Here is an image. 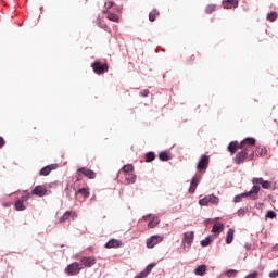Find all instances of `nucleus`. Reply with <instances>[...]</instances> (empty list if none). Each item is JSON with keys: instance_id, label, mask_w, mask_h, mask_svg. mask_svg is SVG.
Returning a JSON list of instances; mask_svg holds the SVG:
<instances>
[{"instance_id": "3", "label": "nucleus", "mask_w": 278, "mask_h": 278, "mask_svg": "<svg viewBox=\"0 0 278 278\" xmlns=\"http://www.w3.org/2000/svg\"><path fill=\"white\" fill-rule=\"evenodd\" d=\"M220 202V199L214 194H208L205 195L203 199L199 200V205L205 206V205H210V203H212V205H218V203Z\"/></svg>"}, {"instance_id": "7", "label": "nucleus", "mask_w": 278, "mask_h": 278, "mask_svg": "<svg viewBox=\"0 0 278 278\" xmlns=\"http://www.w3.org/2000/svg\"><path fill=\"white\" fill-rule=\"evenodd\" d=\"M210 166V156L204 154L200 157V161L197 165L198 170H207V167Z\"/></svg>"}, {"instance_id": "18", "label": "nucleus", "mask_w": 278, "mask_h": 278, "mask_svg": "<svg viewBox=\"0 0 278 278\" xmlns=\"http://www.w3.org/2000/svg\"><path fill=\"white\" fill-rule=\"evenodd\" d=\"M75 194H81L84 199H88V197H90V188H80L75 192Z\"/></svg>"}, {"instance_id": "12", "label": "nucleus", "mask_w": 278, "mask_h": 278, "mask_svg": "<svg viewBox=\"0 0 278 278\" xmlns=\"http://www.w3.org/2000/svg\"><path fill=\"white\" fill-rule=\"evenodd\" d=\"M247 157H249V153H247V151H241L236 154V156L233 157V162L237 165L244 164Z\"/></svg>"}, {"instance_id": "44", "label": "nucleus", "mask_w": 278, "mask_h": 278, "mask_svg": "<svg viewBox=\"0 0 278 278\" xmlns=\"http://www.w3.org/2000/svg\"><path fill=\"white\" fill-rule=\"evenodd\" d=\"M269 277H270V278H276V277H278V270H277V271H271V273H269Z\"/></svg>"}, {"instance_id": "9", "label": "nucleus", "mask_w": 278, "mask_h": 278, "mask_svg": "<svg viewBox=\"0 0 278 278\" xmlns=\"http://www.w3.org/2000/svg\"><path fill=\"white\" fill-rule=\"evenodd\" d=\"M30 194H33V195H35V197H40V198L47 197V194H48L47 187L41 186V185H38V186H36V187L31 190Z\"/></svg>"}, {"instance_id": "28", "label": "nucleus", "mask_w": 278, "mask_h": 278, "mask_svg": "<svg viewBox=\"0 0 278 278\" xmlns=\"http://www.w3.org/2000/svg\"><path fill=\"white\" fill-rule=\"evenodd\" d=\"M159 160H161V162H168L170 156L168 155V152L164 151L159 154Z\"/></svg>"}, {"instance_id": "10", "label": "nucleus", "mask_w": 278, "mask_h": 278, "mask_svg": "<svg viewBox=\"0 0 278 278\" xmlns=\"http://www.w3.org/2000/svg\"><path fill=\"white\" fill-rule=\"evenodd\" d=\"M80 263L85 268H92L97 264V258L94 256H83Z\"/></svg>"}, {"instance_id": "25", "label": "nucleus", "mask_w": 278, "mask_h": 278, "mask_svg": "<svg viewBox=\"0 0 278 278\" xmlns=\"http://www.w3.org/2000/svg\"><path fill=\"white\" fill-rule=\"evenodd\" d=\"M157 16H160V11H157V9H154L149 14V21L153 23L155 18H157Z\"/></svg>"}, {"instance_id": "34", "label": "nucleus", "mask_w": 278, "mask_h": 278, "mask_svg": "<svg viewBox=\"0 0 278 278\" xmlns=\"http://www.w3.org/2000/svg\"><path fill=\"white\" fill-rule=\"evenodd\" d=\"M216 11V5L215 4H208L205 9L206 14H212V12Z\"/></svg>"}, {"instance_id": "49", "label": "nucleus", "mask_w": 278, "mask_h": 278, "mask_svg": "<svg viewBox=\"0 0 278 278\" xmlns=\"http://www.w3.org/2000/svg\"><path fill=\"white\" fill-rule=\"evenodd\" d=\"M142 96H143V97H149V90H144V91L142 92Z\"/></svg>"}, {"instance_id": "53", "label": "nucleus", "mask_w": 278, "mask_h": 278, "mask_svg": "<svg viewBox=\"0 0 278 278\" xmlns=\"http://www.w3.org/2000/svg\"><path fill=\"white\" fill-rule=\"evenodd\" d=\"M102 28L105 27V25L101 26Z\"/></svg>"}, {"instance_id": "16", "label": "nucleus", "mask_w": 278, "mask_h": 278, "mask_svg": "<svg viewBox=\"0 0 278 278\" xmlns=\"http://www.w3.org/2000/svg\"><path fill=\"white\" fill-rule=\"evenodd\" d=\"M223 5L226 10H231L232 8H238V0H225Z\"/></svg>"}, {"instance_id": "52", "label": "nucleus", "mask_w": 278, "mask_h": 278, "mask_svg": "<svg viewBox=\"0 0 278 278\" xmlns=\"http://www.w3.org/2000/svg\"><path fill=\"white\" fill-rule=\"evenodd\" d=\"M275 84H276V85L278 84V79L275 80Z\"/></svg>"}, {"instance_id": "36", "label": "nucleus", "mask_w": 278, "mask_h": 278, "mask_svg": "<svg viewBox=\"0 0 278 278\" xmlns=\"http://www.w3.org/2000/svg\"><path fill=\"white\" fill-rule=\"evenodd\" d=\"M155 266V263H151V264H149L147 267H146V269L143 270V273L146 274V275H149V273H151V270H153V267Z\"/></svg>"}, {"instance_id": "41", "label": "nucleus", "mask_w": 278, "mask_h": 278, "mask_svg": "<svg viewBox=\"0 0 278 278\" xmlns=\"http://www.w3.org/2000/svg\"><path fill=\"white\" fill-rule=\"evenodd\" d=\"M257 275H260V273L253 271L252 274H249L248 276H245V278H257Z\"/></svg>"}, {"instance_id": "11", "label": "nucleus", "mask_w": 278, "mask_h": 278, "mask_svg": "<svg viewBox=\"0 0 278 278\" xmlns=\"http://www.w3.org/2000/svg\"><path fill=\"white\" fill-rule=\"evenodd\" d=\"M182 242L188 247V249H190L192 247V242H194V231L185 232Z\"/></svg>"}, {"instance_id": "17", "label": "nucleus", "mask_w": 278, "mask_h": 278, "mask_svg": "<svg viewBox=\"0 0 278 278\" xmlns=\"http://www.w3.org/2000/svg\"><path fill=\"white\" fill-rule=\"evenodd\" d=\"M207 273V266L200 265L194 269V275H198L199 277H203Z\"/></svg>"}, {"instance_id": "33", "label": "nucleus", "mask_w": 278, "mask_h": 278, "mask_svg": "<svg viewBox=\"0 0 278 278\" xmlns=\"http://www.w3.org/2000/svg\"><path fill=\"white\" fill-rule=\"evenodd\" d=\"M108 18L109 21H113V23H118V15L116 13H109Z\"/></svg>"}, {"instance_id": "40", "label": "nucleus", "mask_w": 278, "mask_h": 278, "mask_svg": "<svg viewBox=\"0 0 278 278\" xmlns=\"http://www.w3.org/2000/svg\"><path fill=\"white\" fill-rule=\"evenodd\" d=\"M237 273H238L237 270L230 269V270L227 271V276L228 277H236Z\"/></svg>"}, {"instance_id": "21", "label": "nucleus", "mask_w": 278, "mask_h": 278, "mask_svg": "<svg viewBox=\"0 0 278 278\" xmlns=\"http://www.w3.org/2000/svg\"><path fill=\"white\" fill-rule=\"evenodd\" d=\"M238 149H240V143H238V141H232L228 146V151L232 154L236 153V151H238Z\"/></svg>"}, {"instance_id": "6", "label": "nucleus", "mask_w": 278, "mask_h": 278, "mask_svg": "<svg viewBox=\"0 0 278 278\" xmlns=\"http://www.w3.org/2000/svg\"><path fill=\"white\" fill-rule=\"evenodd\" d=\"M251 147H255V138H245L239 143V149H243L242 151H245V153L251 151Z\"/></svg>"}, {"instance_id": "43", "label": "nucleus", "mask_w": 278, "mask_h": 278, "mask_svg": "<svg viewBox=\"0 0 278 278\" xmlns=\"http://www.w3.org/2000/svg\"><path fill=\"white\" fill-rule=\"evenodd\" d=\"M5 147V139L3 137H0V149H3Z\"/></svg>"}, {"instance_id": "24", "label": "nucleus", "mask_w": 278, "mask_h": 278, "mask_svg": "<svg viewBox=\"0 0 278 278\" xmlns=\"http://www.w3.org/2000/svg\"><path fill=\"white\" fill-rule=\"evenodd\" d=\"M121 173H123V175L134 173V165H131V164L124 165L121 169Z\"/></svg>"}, {"instance_id": "35", "label": "nucleus", "mask_w": 278, "mask_h": 278, "mask_svg": "<svg viewBox=\"0 0 278 278\" xmlns=\"http://www.w3.org/2000/svg\"><path fill=\"white\" fill-rule=\"evenodd\" d=\"M212 242V237H206L204 240L201 241L202 247H210V243Z\"/></svg>"}, {"instance_id": "15", "label": "nucleus", "mask_w": 278, "mask_h": 278, "mask_svg": "<svg viewBox=\"0 0 278 278\" xmlns=\"http://www.w3.org/2000/svg\"><path fill=\"white\" fill-rule=\"evenodd\" d=\"M58 168V164L47 165L39 172V175L47 177L51 173V170H55Z\"/></svg>"}, {"instance_id": "1", "label": "nucleus", "mask_w": 278, "mask_h": 278, "mask_svg": "<svg viewBox=\"0 0 278 278\" xmlns=\"http://www.w3.org/2000/svg\"><path fill=\"white\" fill-rule=\"evenodd\" d=\"M260 190H262V187L260 186H253L252 189L248 192L241 193L239 195L235 197V203H240L242 199L250 197L252 201H257V194H260Z\"/></svg>"}, {"instance_id": "4", "label": "nucleus", "mask_w": 278, "mask_h": 278, "mask_svg": "<svg viewBox=\"0 0 278 278\" xmlns=\"http://www.w3.org/2000/svg\"><path fill=\"white\" fill-rule=\"evenodd\" d=\"M65 273L70 277H74L75 275H79V273H81V265L78 262H74L65 268Z\"/></svg>"}, {"instance_id": "8", "label": "nucleus", "mask_w": 278, "mask_h": 278, "mask_svg": "<svg viewBox=\"0 0 278 278\" xmlns=\"http://www.w3.org/2000/svg\"><path fill=\"white\" fill-rule=\"evenodd\" d=\"M252 184L254 186H262L265 190H270V188H273V182L264 180V178H253Z\"/></svg>"}, {"instance_id": "50", "label": "nucleus", "mask_w": 278, "mask_h": 278, "mask_svg": "<svg viewBox=\"0 0 278 278\" xmlns=\"http://www.w3.org/2000/svg\"><path fill=\"white\" fill-rule=\"evenodd\" d=\"M143 220H149V215L143 216Z\"/></svg>"}, {"instance_id": "32", "label": "nucleus", "mask_w": 278, "mask_h": 278, "mask_svg": "<svg viewBox=\"0 0 278 278\" xmlns=\"http://www.w3.org/2000/svg\"><path fill=\"white\" fill-rule=\"evenodd\" d=\"M267 21H270L271 23H274V21H277V12L268 13Z\"/></svg>"}, {"instance_id": "42", "label": "nucleus", "mask_w": 278, "mask_h": 278, "mask_svg": "<svg viewBox=\"0 0 278 278\" xmlns=\"http://www.w3.org/2000/svg\"><path fill=\"white\" fill-rule=\"evenodd\" d=\"M148 275L143 271L139 273L135 278H146Z\"/></svg>"}, {"instance_id": "45", "label": "nucleus", "mask_w": 278, "mask_h": 278, "mask_svg": "<svg viewBox=\"0 0 278 278\" xmlns=\"http://www.w3.org/2000/svg\"><path fill=\"white\" fill-rule=\"evenodd\" d=\"M263 152H264L263 148H257L256 149V155H262Z\"/></svg>"}, {"instance_id": "30", "label": "nucleus", "mask_w": 278, "mask_h": 278, "mask_svg": "<svg viewBox=\"0 0 278 278\" xmlns=\"http://www.w3.org/2000/svg\"><path fill=\"white\" fill-rule=\"evenodd\" d=\"M153 160H155V152L146 153V162H153Z\"/></svg>"}, {"instance_id": "19", "label": "nucleus", "mask_w": 278, "mask_h": 278, "mask_svg": "<svg viewBox=\"0 0 278 278\" xmlns=\"http://www.w3.org/2000/svg\"><path fill=\"white\" fill-rule=\"evenodd\" d=\"M197 186H199V179L197 177H193L189 188V192L191 194H194V192H197Z\"/></svg>"}, {"instance_id": "37", "label": "nucleus", "mask_w": 278, "mask_h": 278, "mask_svg": "<svg viewBox=\"0 0 278 278\" xmlns=\"http://www.w3.org/2000/svg\"><path fill=\"white\" fill-rule=\"evenodd\" d=\"M29 199H31V193H25L21 197L20 201L24 203V201H29Z\"/></svg>"}, {"instance_id": "20", "label": "nucleus", "mask_w": 278, "mask_h": 278, "mask_svg": "<svg viewBox=\"0 0 278 278\" xmlns=\"http://www.w3.org/2000/svg\"><path fill=\"white\" fill-rule=\"evenodd\" d=\"M124 177L127 184H136V175L134 174V172L124 174Z\"/></svg>"}, {"instance_id": "27", "label": "nucleus", "mask_w": 278, "mask_h": 278, "mask_svg": "<svg viewBox=\"0 0 278 278\" xmlns=\"http://www.w3.org/2000/svg\"><path fill=\"white\" fill-rule=\"evenodd\" d=\"M157 225H160V218H157V217H153L152 220H150L148 223L149 229H153V228L157 227Z\"/></svg>"}, {"instance_id": "31", "label": "nucleus", "mask_w": 278, "mask_h": 278, "mask_svg": "<svg viewBox=\"0 0 278 278\" xmlns=\"http://www.w3.org/2000/svg\"><path fill=\"white\" fill-rule=\"evenodd\" d=\"M68 218H71V211H66L63 216L60 217V223H65Z\"/></svg>"}, {"instance_id": "23", "label": "nucleus", "mask_w": 278, "mask_h": 278, "mask_svg": "<svg viewBox=\"0 0 278 278\" xmlns=\"http://www.w3.org/2000/svg\"><path fill=\"white\" fill-rule=\"evenodd\" d=\"M236 231L233 229H229L227 235H226V244H231L233 242V236Z\"/></svg>"}, {"instance_id": "48", "label": "nucleus", "mask_w": 278, "mask_h": 278, "mask_svg": "<svg viewBox=\"0 0 278 278\" xmlns=\"http://www.w3.org/2000/svg\"><path fill=\"white\" fill-rule=\"evenodd\" d=\"M197 60V56L194 54H192L189 59L190 62H194Z\"/></svg>"}, {"instance_id": "47", "label": "nucleus", "mask_w": 278, "mask_h": 278, "mask_svg": "<svg viewBox=\"0 0 278 278\" xmlns=\"http://www.w3.org/2000/svg\"><path fill=\"white\" fill-rule=\"evenodd\" d=\"M58 181L56 182H50L49 185H48V188H55V186H58Z\"/></svg>"}, {"instance_id": "39", "label": "nucleus", "mask_w": 278, "mask_h": 278, "mask_svg": "<svg viewBox=\"0 0 278 278\" xmlns=\"http://www.w3.org/2000/svg\"><path fill=\"white\" fill-rule=\"evenodd\" d=\"M83 177H84V174H81L79 172V169H77V172H76V181H81Z\"/></svg>"}, {"instance_id": "51", "label": "nucleus", "mask_w": 278, "mask_h": 278, "mask_svg": "<svg viewBox=\"0 0 278 278\" xmlns=\"http://www.w3.org/2000/svg\"><path fill=\"white\" fill-rule=\"evenodd\" d=\"M274 249H278V244H276V245L274 247Z\"/></svg>"}, {"instance_id": "13", "label": "nucleus", "mask_w": 278, "mask_h": 278, "mask_svg": "<svg viewBox=\"0 0 278 278\" xmlns=\"http://www.w3.org/2000/svg\"><path fill=\"white\" fill-rule=\"evenodd\" d=\"M78 173H81L84 177H87V179H94L97 177V173H94V170L86 167L78 168Z\"/></svg>"}, {"instance_id": "46", "label": "nucleus", "mask_w": 278, "mask_h": 278, "mask_svg": "<svg viewBox=\"0 0 278 278\" xmlns=\"http://www.w3.org/2000/svg\"><path fill=\"white\" fill-rule=\"evenodd\" d=\"M255 155H256L255 151H252V153L249 155V160L250 161L255 160Z\"/></svg>"}, {"instance_id": "26", "label": "nucleus", "mask_w": 278, "mask_h": 278, "mask_svg": "<svg viewBox=\"0 0 278 278\" xmlns=\"http://www.w3.org/2000/svg\"><path fill=\"white\" fill-rule=\"evenodd\" d=\"M15 210H17V212H23V211L27 210V207L25 206L23 201L16 200L15 201Z\"/></svg>"}, {"instance_id": "38", "label": "nucleus", "mask_w": 278, "mask_h": 278, "mask_svg": "<svg viewBox=\"0 0 278 278\" xmlns=\"http://www.w3.org/2000/svg\"><path fill=\"white\" fill-rule=\"evenodd\" d=\"M277 216V213H275L274 211H268L266 213V218H275Z\"/></svg>"}, {"instance_id": "2", "label": "nucleus", "mask_w": 278, "mask_h": 278, "mask_svg": "<svg viewBox=\"0 0 278 278\" xmlns=\"http://www.w3.org/2000/svg\"><path fill=\"white\" fill-rule=\"evenodd\" d=\"M91 68L96 75H103V73H108L109 66L108 63H101V61H96L92 63Z\"/></svg>"}, {"instance_id": "22", "label": "nucleus", "mask_w": 278, "mask_h": 278, "mask_svg": "<svg viewBox=\"0 0 278 278\" xmlns=\"http://www.w3.org/2000/svg\"><path fill=\"white\" fill-rule=\"evenodd\" d=\"M223 229H225V225H223V223H216L214 224L213 228H212V233H220V231H223Z\"/></svg>"}, {"instance_id": "14", "label": "nucleus", "mask_w": 278, "mask_h": 278, "mask_svg": "<svg viewBox=\"0 0 278 278\" xmlns=\"http://www.w3.org/2000/svg\"><path fill=\"white\" fill-rule=\"evenodd\" d=\"M105 249H121L123 242L118 239H111L105 243Z\"/></svg>"}, {"instance_id": "29", "label": "nucleus", "mask_w": 278, "mask_h": 278, "mask_svg": "<svg viewBox=\"0 0 278 278\" xmlns=\"http://www.w3.org/2000/svg\"><path fill=\"white\" fill-rule=\"evenodd\" d=\"M104 8H105V10L103 11V14H110L109 10L114 8V1L105 2Z\"/></svg>"}, {"instance_id": "5", "label": "nucleus", "mask_w": 278, "mask_h": 278, "mask_svg": "<svg viewBox=\"0 0 278 278\" xmlns=\"http://www.w3.org/2000/svg\"><path fill=\"white\" fill-rule=\"evenodd\" d=\"M164 237L160 235H153L149 239H147L146 244L148 249H153L156 247V244H160V242H163Z\"/></svg>"}]
</instances>
